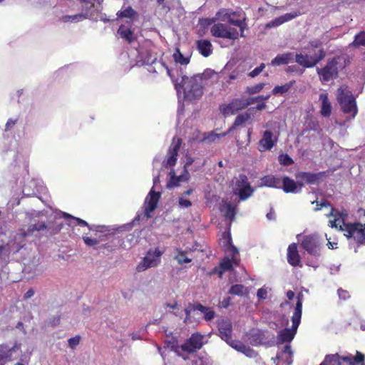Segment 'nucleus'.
Returning a JSON list of instances; mask_svg holds the SVG:
<instances>
[{
  "instance_id": "obj_1",
  "label": "nucleus",
  "mask_w": 365,
  "mask_h": 365,
  "mask_svg": "<svg viewBox=\"0 0 365 365\" xmlns=\"http://www.w3.org/2000/svg\"><path fill=\"white\" fill-rule=\"evenodd\" d=\"M218 80L219 74L210 68L205 70L202 74L191 77L181 75L177 78L174 76L172 79L178 96L182 95L183 98L187 101L200 98L203 94L204 88L214 85Z\"/></svg>"
},
{
  "instance_id": "obj_2",
  "label": "nucleus",
  "mask_w": 365,
  "mask_h": 365,
  "mask_svg": "<svg viewBox=\"0 0 365 365\" xmlns=\"http://www.w3.org/2000/svg\"><path fill=\"white\" fill-rule=\"evenodd\" d=\"M63 216L66 219H69L70 221L68 222V225L73 226V225H78L80 227H86L88 228L89 231L91 232V236H96L97 237L98 232H103L105 227L103 226H98L95 225H89L86 221L78 218L73 217L68 213L66 212H58L56 214V217L57 216ZM83 240L85 242V244L87 246L92 247L95 246L100 242V240L97 239V237H88V233H83Z\"/></svg>"
},
{
  "instance_id": "obj_3",
  "label": "nucleus",
  "mask_w": 365,
  "mask_h": 365,
  "mask_svg": "<svg viewBox=\"0 0 365 365\" xmlns=\"http://www.w3.org/2000/svg\"><path fill=\"white\" fill-rule=\"evenodd\" d=\"M302 312V295L299 294L297 297V302L296 303V307L294 309V312L293 316L292 317V326L291 329H284L279 331L277 334V344H284V343H289L294 339L297 328L301 322Z\"/></svg>"
},
{
  "instance_id": "obj_4",
  "label": "nucleus",
  "mask_w": 365,
  "mask_h": 365,
  "mask_svg": "<svg viewBox=\"0 0 365 365\" xmlns=\"http://www.w3.org/2000/svg\"><path fill=\"white\" fill-rule=\"evenodd\" d=\"M139 57L136 60V65L138 66L150 65L149 72H162L165 71L171 79L174 78V70L169 68L162 61H158L148 51H138Z\"/></svg>"
},
{
  "instance_id": "obj_5",
  "label": "nucleus",
  "mask_w": 365,
  "mask_h": 365,
  "mask_svg": "<svg viewBox=\"0 0 365 365\" xmlns=\"http://www.w3.org/2000/svg\"><path fill=\"white\" fill-rule=\"evenodd\" d=\"M337 101L342 111L354 118L358 112L355 98L347 87L341 86L337 91Z\"/></svg>"
},
{
  "instance_id": "obj_6",
  "label": "nucleus",
  "mask_w": 365,
  "mask_h": 365,
  "mask_svg": "<svg viewBox=\"0 0 365 365\" xmlns=\"http://www.w3.org/2000/svg\"><path fill=\"white\" fill-rule=\"evenodd\" d=\"M203 339V335L194 333L180 346H177L175 352L184 360H187L188 359L187 354L194 353L202 348L204 344Z\"/></svg>"
},
{
  "instance_id": "obj_7",
  "label": "nucleus",
  "mask_w": 365,
  "mask_h": 365,
  "mask_svg": "<svg viewBox=\"0 0 365 365\" xmlns=\"http://www.w3.org/2000/svg\"><path fill=\"white\" fill-rule=\"evenodd\" d=\"M365 356L359 351H356L355 357L351 354L341 356L338 354L327 355L320 365H356L363 363Z\"/></svg>"
},
{
  "instance_id": "obj_8",
  "label": "nucleus",
  "mask_w": 365,
  "mask_h": 365,
  "mask_svg": "<svg viewBox=\"0 0 365 365\" xmlns=\"http://www.w3.org/2000/svg\"><path fill=\"white\" fill-rule=\"evenodd\" d=\"M61 227L59 225L54 227L50 222L46 224L43 222H38L37 223L31 225L28 227L27 230L22 231L20 235L23 237L30 235L38 236V235L45 236L53 235L57 233L61 230Z\"/></svg>"
},
{
  "instance_id": "obj_9",
  "label": "nucleus",
  "mask_w": 365,
  "mask_h": 365,
  "mask_svg": "<svg viewBox=\"0 0 365 365\" xmlns=\"http://www.w3.org/2000/svg\"><path fill=\"white\" fill-rule=\"evenodd\" d=\"M340 61L339 57L334 58L329 61L324 68H317L319 79L323 83L332 81L338 76L339 69L341 68V66H339Z\"/></svg>"
},
{
  "instance_id": "obj_10",
  "label": "nucleus",
  "mask_w": 365,
  "mask_h": 365,
  "mask_svg": "<svg viewBox=\"0 0 365 365\" xmlns=\"http://www.w3.org/2000/svg\"><path fill=\"white\" fill-rule=\"evenodd\" d=\"M160 182L159 176L154 177L153 178V187L150 190V192L147 195L144 202V211L143 215L146 218L151 217V213L155 210L159 198L160 197V192H156L154 187L157 186V184Z\"/></svg>"
},
{
  "instance_id": "obj_11",
  "label": "nucleus",
  "mask_w": 365,
  "mask_h": 365,
  "mask_svg": "<svg viewBox=\"0 0 365 365\" xmlns=\"http://www.w3.org/2000/svg\"><path fill=\"white\" fill-rule=\"evenodd\" d=\"M210 32L213 36L217 38L236 40L239 37L237 29L222 23L214 24L210 29Z\"/></svg>"
},
{
  "instance_id": "obj_12",
  "label": "nucleus",
  "mask_w": 365,
  "mask_h": 365,
  "mask_svg": "<svg viewBox=\"0 0 365 365\" xmlns=\"http://www.w3.org/2000/svg\"><path fill=\"white\" fill-rule=\"evenodd\" d=\"M234 192L238 195L240 200H245L251 197L254 189L250 186L247 177L244 174L239 175L236 178Z\"/></svg>"
},
{
  "instance_id": "obj_13",
  "label": "nucleus",
  "mask_w": 365,
  "mask_h": 365,
  "mask_svg": "<svg viewBox=\"0 0 365 365\" xmlns=\"http://www.w3.org/2000/svg\"><path fill=\"white\" fill-rule=\"evenodd\" d=\"M164 250L159 247L155 250H149L144 257L143 262L138 266V271H143L148 268L157 267L161 262V256Z\"/></svg>"
},
{
  "instance_id": "obj_14",
  "label": "nucleus",
  "mask_w": 365,
  "mask_h": 365,
  "mask_svg": "<svg viewBox=\"0 0 365 365\" xmlns=\"http://www.w3.org/2000/svg\"><path fill=\"white\" fill-rule=\"evenodd\" d=\"M325 56L323 49H319L317 53L312 55L297 54L296 62L305 68H312L317 65Z\"/></svg>"
},
{
  "instance_id": "obj_15",
  "label": "nucleus",
  "mask_w": 365,
  "mask_h": 365,
  "mask_svg": "<svg viewBox=\"0 0 365 365\" xmlns=\"http://www.w3.org/2000/svg\"><path fill=\"white\" fill-rule=\"evenodd\" d=\"M321 242L316 235H309L304 237L301 245L309 255L319 256L321 252Z\"/></svg>"
},
{
  "instance_id": "obj_16",
  "label": "nucleus",
  "mask_w": 365,
  "mask_h": 365,
  "mask_svg": "<svg viewBox=\"0 0 365 365\" xmlns=\"http://www.w3.org/2000/svg\"><path fill=\"white\" fill-rule=\"evenodd\" d=\"M250 104L248 100L235 99L229 104L222 105L220 107L221 113L225 117L235 114L238 110H242Z\"/></svg>"
},
{
  "instance_id": "obj_17",
  "label": "nucleus",
  "mask_w": 365,
  "mask_h": 365,
  "mask_svg": "<svg viewBox=\"0 0 365 365\" xmlns=\"http://www.w3.org/2000/svg\"><path fill=\"white\" fill-rule=\"evenodd\" d=\"M181 145V139L173 138V142L168 149L166 159L163 161L165 168L173 167L178 159V151Z\"/></svg>"
},
{
  "instance_id": "obj_18",
  "label": "nucleus",
  "mask_w": 365,
  "mask_h": 365,
  "mask_svg": "<svg viewBox=\"0 0 365 365\" xmlns=\"http://www.w3.org/2000/svg\"><path fill=\"white\" fill-rule=\"evenodd\" d=\"M269 332L257 329H251L247 334V339L252 346L267 344L269 343Z\"/></svg>"
},
{
  "instance_id": "obj_19",
  "label": "nucleus",
  "mask_w": 365,
  "mask_h": 365,
  "mask_svg": "<svg viewBox=\"0 0 365 365\" xmlns=\"http://www.w3.org/2000/svg\"><path fill=\"white\" fill-rule=\"evenodd\" d=\"M306 11L297 3V6L294 8V10L290 12L280 16L272 21H271L268 26H279L282 24L289 21L296 17L304 14Z\"/></svg>"
},
{
  "instance_id": "obj_20",
  "label": "nucleus",
  "mask_w": 365,
  "mask_h": 365,
  "mask_svg": "<svg viewBox=\"0 0 365 365\" xmlns=\"http://www.w3.org/2000/svg\"><path fill=\"white\" fill-rule=\"evenodd\" d=\"M45 190L43 182L39 179H32L23 188V193L27 197H31L43 192Z\"/></svg>"
},
{
  "instance_id": "obj_21",
  "label": "nucleus",
  "mask_w": 365,
  "mask_h": 365,
  "mask_svg": "<svg viewBox=\"0 0 365 365\" xmlns=\"http://www.w3.org/2000/svg\"><path fill=\"white\" fill-rule=\"evenodd\" d=\"M219 335L222 340L227 341L232 338V325L228 319H221L217 322Z\"/></svg>"
},
{
  "instance_id": "obj_22",
  "label": "nucleus",
  "mask_w": 365,
  "mask_h": 365,
  "mask_svg": "<svg viewBox=\"0 0 365 365\" xmlns=\"http://www.w3.org/2000/svg\"><path fill=\"white\" fill-rule=\"evenodd\" d=\"M227 344H229L232 348L237 351L238 352L242 353L245 356L250 358H254L256 356V351L251 349L250 346L245 345L242 342L238 340H234L232 338L227 340Z\"/></svg>"
},
{
  "instance_id": "obj_23",
  "label": "nucleus",
  "mask_w": 365,
  "mask_h": 365,
  "mask_svg": "<svg viewBox=\"0 0 365 365\" xmlns=\"http://www.w3.org/2000/svg\"><path fill=\"white\" fill-rule=\"evenodd\" d=\"M282 187H281L286 193H298L301 192L303 183L299 181L295 182L289 177H284L282 180Z\"/></svg>"
},
{
  "instance_id": "obj_24",
  "label": "nucleus",
  "mask_w": 365,
  "mask_h": 365,
  "mask_svg": "<svg viewBox=\"0 0 365 365\" xmlns=\"http://www.w3.org/2000/svg\"><path fill=\"white\" fill-rule=\"evenodd\" d=\"M169 175L170 180L167 183V187L169 188L179 186L181 182H187L190 178V173L185 168L183 173L178 177L173 170L170 172Z\"/></svg>"
},
{
  "instance_id": "obj_25",
  "label": "nucleus",
  "mask_w": 365,
  "mask_h": 365,
  "mask_svg": "<svg viewBox=\"0 0 365 365\" xmlns=\"http://www.w3.org/2000/svg\"><path fill=\"white\" fill-rule=\"evenodd\" d=\"M275 143L273 133L270 130H265L263 133L262 139L259 142V150L264 152L271 150Z\"/></svg>"
},
{
  "instance_id": "obj_26",
  "label": "nucleus",
  "mask_w": 365,
  "mask_h": 365,
  "mask_svg": "<svg viewBox=\"0 0 365 365\" xmlns=\"http://www.w3.org/2000/svg\"><path fill=\"white\" fill-rule=\"evenodd\" d=\"M322 178V173H313L309 172H299L296 174V178L300 183L316 184Z\"/></svg>"
},
{
  "instance_id": "obj_27",
  "label": "nucleus",
  "mask_w": 365,
  "mask_h": 365,
  "mask_svg": "<svg viewBox=\"0 0 365 365\" xmlns=\"http://www.w3.org/2000/svg\"><path fill=\"white\" fill-rule=\"evenodd\" d=\"M287 261L293 267H302L300 257L295 243L289 245L287 249Z\"/></svg>"
},
{
  "instance_id": "obj_28",
  "label": "nucleus",
  "mask_w": 365,
  "mask_h": 365,
  "mask_svg": "<svg viewBox=\"0 0 365 365\" xmlns=\"http://www.w3.org/2000/svg\"><path fill=\"white\" fill-rule=\"evenodd\" d=\"M16 349H19L16 345L10 347L6 344H0V365H5L7 361L11 360V354Z\"/></svg>"
},
{
  "instance_id": "obj_29",
  "label": "nucleus",
  "mask_w": 365,
  "mask_h": 365,
  "mask_svg": "<svg viewBox=\"0 0 365 365\" xmlns=\"http://www.w3.org/2000/svg\"><path fill=\"white\" fill-rule=\"evenodd\" d=\"M292 351L291 349V346L288 344H286L283 349L279 352L276 356V359H273L274 361L276 359L282 361L286 364V365H290L292 363Z\"/></svg>"
},
{
  "instance_id": "obj_30",
  "label": "nucleus",
  "mask_w": 365,
  "mask_h": 365,
  "mask_svg": "<svg viewBox=\"0 0 365 365\" xmlns=\"http://www.w3.org/2000/svg\"><path fill=\"white\" fill-rule=\"evenodd\" d=\"M196 46L199 53L204 57H208L212 53V45L209 40H198L196 41Z\"/></svg>"
},
{
  "instance_id": "obj_31",
  "label": "nucleus",
  "mask_w": 365,
  "mask_h": 365,
  "mask_svg": "<svg viewBox=\"0 0 365 365\" xmlns=\"http://www.w3.org/2000/svg\"><path fill=\"white\" fill-rule=\"evenodd\" d=\"M281 179L278 177L269 175H265L260 180L261 187H269L273 188H281Z\"/></svg>"
},
{
  "instance_id": "obj_32",
  "label": "nucleus",
  "mask_w": 365,
  "mask_h": 365,
  "mask_svg": "<svg viewBox=\"0 0 365 365\" xmlns=\"http://www.w3.org/2000/svg\"><path fill=\"white\" fill-rule=\"evenodd\" d=\"M94 14L91 11H86V12H82L81 14H75V15H66L63 16L61 19L62 21L64 23L67 22H79L87 18H93Z\"/></svg>"
},
{
  "instance_id": "obj_33",
  "label": "nucleus",
  "mask_w": 365,
  "mask_h": 365,
  "mask_svg": "<svg viewBox=\"0 0 365 365\" xmlns=\"http://www.w3.org/2000/svg\"><path fill=\"white\" fill-rule=\"evenodd\" d=\"M83 12L91 11L94 14L93 18H89L90 19L97 21L98 19V14L101 11V5L100 3L96 0H92L86 4H83Z\"/></svg>"
},
{
  "instance_id": "obj_34",
  "label": "nucleus",
  "mask_w": 365,
  "mask_h": 365,
  "mask_svg": "<svg viewBox=\"0 0 365 365\" xmlns=\"http://www.w3.org/2000/svg\"><path fill=\"white\" fill-rule=\"evenodd\" d=\"M192 192L193 189L190 188L180 195L178 197V206L180 208H188L192 205L191 200L188 197Z\"/></svg>"
},
{
  "instance_id": "obj_35",
  "label": "nucleus",
  "mask_w": 365,
  "mask_h": 365,
  "mask_svg": "<svg viewBox=\"0 0 365 365\" xmlns=\"http://www.w3.org/2000/svg\"><path fill=\"white\" fill-rule=\"evenodd\" d=\"M319 100L322 102L321 114L324 117H329L331 114V106L328 99V94L327 93H322L319 95Z\"/></svg>"
},
{
  "instance_id": "obj_36",
  "label": "nucleus",
  "mask_w": 365,
  "mask_h": 365,
  "mask_svg": "<svg viewBox=\"0 0 365 365\" xmlns=\"http://www.w3.org/2000/svg\"><path fill=\"white\" fill-rule=\"evenodd\" d=\"M293 54L292 53H284L277 55L271 61V64L274 66L288 64L293 61Z\"/></svg>"
},
{
  "instance_id": "obj_37",
  "label": "nucleus",
  "mask_w": 365,
  "mask_h": 365,
  "mask_svg": "<svg viewBox=\"0 0 365 365\" xmlns=\"http://www.w3.org/2000/svg\"><path fill=\"white\" fill-rule=\"evenodd\" d=\"M118 18H127L130 21H133L138 17V14L132 7L127 6L126 8L119 11L117 13Z\"/></svg>"
},
{
  "instance_id": "obj_38",
  "label": "nucleus",
  "mask_w": 365,
  "mask_h": 365,
  "mask_svg": "<svg viewBox=\"0 0 365 365\" xmlns=\"http://www.w3.org/2000/svg\"><path fill=\"white\" fill-rule=\"evenodd\" d=\"M118 34L128 43L132 42L135 39L133 32L130 29L126 27L124 25H121L119 27L118 30Z\"/></svg>"
},
{
  "instance_id": "obj_39",
  "label": "nucleus",
  "mask_w": 365,
  "mask_h": 365,
  "mask_svg": "<svg viewBox=\"0 0 365 365\" xmlns=\"http://www.w3.org/2000/svg\"><path fill=\"white\" fill-rule=\"evenodd\" d=\"M295 81H292L282 86H277L272 90V94L275 96H282L287 93L294 84Z\"/></svg>"
},
{
  "instance_id": "obj_40",
  "label": "nucleus",
  "mask_w": 365,
  "mask_h": 365,
  "mask_svg": "<svg viewBox=\"0 0 365 365\" xmlns=\"http://www.w3.org/2000/svg\"><path fill=\"white\" fill-rule=\"evenodd\" d=\"M236 206L231 203H225L221 208V211L225 212V217L230 222L235 217Z\"/></svg>"
},
{
  "instance_id": "obj_41",
  "label": "nucleus",
  "mask_w": 365,
  "mask_h": 365,
  "mask_svg": "<svg viewBox=\"0 0 365 365\" xmlns=\"http://www.w3.org/2000/svg\"><path fill=\"white\" fill-rule=\"evenodd\" d=\"M173 57L177 64L186 66L190 63V57L188 56H184L179 48L175 49V51L173 54Z\"/></svg>"
},
{
  "instance_id": "obj_42",
  "label": "nucleus",
  "mask_w": 365,
  "mask_h": 365,
  "mask_svg": "<svg viewBox=\"0 0 365 365\" xmlns=\"http://www.w3.org/2000/svg\"><path fill=\"white\" fill-rule=\"evenodd\" d=\"M250 118V115L248 113L239 114L236 117L233 125L228 130L227 133H231L235 128L242 125Z\"/></svg>"
},
{
  "instance_id": "obj_43",
  "label": "nucleus",
  "mask_w": 365,
  "mask_h": 365,
  "mask_svg": "<svg viewBox=\"0 0 365 365\" xmlns=\"http://www.w3.org/2000/svg\"><path fill=\"white\" fill-rule=\"evenodd\" d=\"M187 252L182 251L179 249H176L174 253V259L178 261L180 264H182L184 263H189L192 261V259L187 257Z\"/></svg>"
},
{
  "instance_id": "obj_44",
  "label": "nucleus",
  "mask_w": 365,
  "mask_h": 365,
  "mask_svg": "<svg viewBox=\"0 0 365 365\" xmlns=\"http://www.w3.org/2000/svg\"><path fill=\"white\" fill-rule=\"evenodd\" d=\"M229 293L242 297L247 293V289L242 284H235L230 287Z\"/></svg>"
},
{
  "instance_id": "obj_45",
  "label": "nucleus",
  "mask_w": 365,
  "mask_h": 365,
  "mask_svg": "<svg viewBox=\"0 0 365 365\" xmlns=\"http://www.w3.org/2000/svg\"><path fill=\"white\" fill-rule=\"evenodd\" d=\"M140 232H134L133 234H130L126 237V241L128 242V245L124 244L123 248L130 249L133 245L137 243L138 239L140 237Z\"/></svg>"
},
{
  "instance_id": "obj_46",
  "label": "nucleus",
  "mask_w": 365,
  "mask_h": 365,
  "mask_svg": "<svg viewBox=\"0 0 365 365\" xmlns=\"http://www.w3.org/2000/svg\"><path fill=\"white\" fill-rule=\"evenodd\" d=\"M227 134V132L224 133H220V134H217L214 132L208 133L203 138L202 141H204L205 143H210L215 142L217 139H219L221 137L225 136Z\"/></svg>"
},
{
  "instance_id": "obj_47",
  "label": "nucleus",
  "mask_w": 365,
  "mask_h": 365,
  "mask_svg": "<svg viewBox=\"0 0 365 365\" xmlns=\"http://www.w3.org/2000/svg\"><path fill=\"white\" fill-rule=\"evenodd\" d=\"M24 270L26 272L32 273L34 276L40 275L43 274V272H44V269L43 268V267L39 266V264H34V268L31 267V265L28 264L25 266Z\"/></svg>"
},
{
  "instance_id": "obj_48",
  "label": "nucleus",
  "mask_w": 365,
  "mask_h": 365,
  "mask_svg": "<svg viewBox=\"0 0 365 365\" xmlns=\"http://www.w3.org/2000/svg\"><path fill=\"white\" fill-rule=\"evenodd\" d=\"M207 307H205L202 304H197L196 306H194V307H189L187 308H186L185 309V314H186V318L185 319V322H187L188 317H190V314H191V312L192 311H194V310H197L199 312H200L201 313L204 314L205 313V311L207 310Z\"/></svg>"
},
{
  "instance_id": "obj_49",
  "label": "nucleus",
  "mask_w": 365,
  "mask_h": 365,
  "mask_svg": "<svg viewBox=\"0 0 365 365\" xmlns=\"http://www.w3.org/2000/svg\"><path fill=\"white\" fill-rule=\"evenodd\" d=\"M187 365H211V363L207 357H195L190 364Z\"/></svg>"
},
{
  "instance_id": "obj_50",
  "label": "nucleus",
  "mask_w": 365,
  "mask_h": 365,
  "mask_svg": "<svg viewBox=\"0 0 365 365\" xmlns=\"http://www.w3.org/2000/svg\"><path fill=\"white\" fill-rule=\"evenodd\" d=\"M279 162L283 165H290L294 163L292 158L287 154H281L278 158Z\"/></svg>"
},
{
  "instance_id": "obj_51",
  "label": "nucleus",
  "mask_w": 365,
  "mask_h": 365,
  "mask_svg": "<svg viewBox=\"0 0 365 365\" xmlns=\"http://www.w3.org/2000/svg\"><path fill=\"white\" fill-rule=\"evenodd\" d=\"M264 87V83H258L257 85L247 87V92L250 95H253V94L257 93L259 91H261L263 89Z\"/></svg>"
},
{
  "instance_id": "obj_52",
  "label": "nucleus",
  "mask_w": 365,
  "mask_h": 365,
  "mask_svg": "<svg viewBox=\"0 0 365 365\" xmlns=\"http://www.w3.org/2000/svg\"><path fill=\"white\" fill-rule=\"evenodd\" d=\"M354 45L365 46V32H361L355 36L353 42Z\"/></svg>"
},
{
  "instance_id": "obj_53",
  "label": "nucleus",
  "mask_w": 365,
  "mask_h": 365,
  "mask_svg": "<svg viewBox=\"0 0 365 365\" xmlns=\"http://www.w3.org/2000/svg\"><path fill=\"white\" fill-rule=\"evenodd\" d=\"M265 68V64L262 63L258 67L255 68L251 72L249 73L248 76L251 78L257 76Z\"/></svg>"
},
{
  "instance_id": "obj_54",
  "label": "nucleus",
  "mask_w": 365,
  "mask_h": 365,
  "mask_svg": "<svg viewBox=\"0 0 365 365\" xmlns=\"http://www.w3.org/2000/svg\"><path fill=\"white\" fill-rule=\"evenodd\" d=\"M80 341V336H76L74 337L70 338L68 341L69 347L72 349H74L79 344Z\"/></svg>"
},
{
  "instance_id": "obj_55",
  "label": "nucleus",
  "mask_w": 365,
  "mask_h": 365,
  "mask_svg": "<svg viewBox=\"0 0 365 365\" xmlns=\"http://www.w3.org/2000/svg\"><path fill=\"white\" fill-rule=\"evenodd\" d=\"M17 121H18L17 118H9L5 125V131H9V130H12L14 128V125H16V123H17Z\"/></svg>"
},
{
  "instance_id": "obj_56",
  "label": "nucleus",
  "mask_w": 365,
  "mask_h": 365,
  "mask_svg": "<svg viewBox=\"0 0 365 365\" xmlns=\"http://www.w3.org/2000/svg\"><path fill=\"white\" fill-rule=\"evenodd\" d=\"M269 97H270V95L259 96L255 98H250L248 101L250 102V104H251V103H253L254 102H259V101L264 102L265 101H267L269 98Z\"/></svg>"
},
{
  "instance_id": "obj_57",
  "label": "nucleus",
  "mask_w": 365,
  "mask_h": 365,
  "mask_svg": "<svg viewBox=\"0 0 365 365\" xmlns=\"http://www.w3.org/2000/svg\"><path fill=\"white\" fill-rule=\"evenodd\" d=\"M232 267V265L230 259L224 260L220 263V267L224 272L230 270Z\"/></svg>"
},
{
  "instance_id": "obj_58",
  "label": "nucleus",
  "mask_w": 365,
  "mask_h": 365,
  "mask_svg": "<svg viewBox=\"0 0 365 365\" xmlns=\"http://www.w3.org/2000/svg\"><path fill=\"white\" fill-rule=\"evenodd\" d=\"M215 312L209 307L207 308V310L205 311L204 313L205 319L207 321L212 319L215 317Z\"/></svg>"
},
{
  "instance_id": "obj_59",
  "label": "nucleus",
  "mask_w": 365,
  "mask_h": 365,
  "mask_svg": "<svg viewBox=\"0 0 365 365\" xmlns=\"http://www.w3.org/2000/svg\"><path fill=\"white\" fill-rule=\"evenodd\" d=\"M267 295V289L265 287H262L257 290V296L259 299H266Z\"/></svg>"
},
{
  "instance_id": "obj_60",
  "label": "nucleus",
  "mask_w": 365,
  "mask_h": 365,
  "mask_svg": "<svg viewBox=\"0 0 365 365\" xmlns=\"http://www.w3.org/2000/svg\"><path fill=\"white\" fill-rule=\"evenodd\" d=\"M315 202L317 203V207L314 209L315 211L320 210L324 207H327L330 206L329 203L327 202H322L321 203H319L317 201H313L312 203L314 204Z\"/></svg>"
},
{
  "instance_id": "obj_61",
  "label": "nucleus",
  "mask_w": 365,
  "mask_h": 365,
  "mask_svg": "<svg viewBox=\"0 0 365 365\" xmlns=\"http://www.w3.org/2000/svg\"><path fill=\"white\" fill-rule=\"evenodd\" d=\"M338 295L340 299H344V300H345L349 297V292L342 289H338Z\"/></svg>"
},
{
  "instance_id": "obj_62",
  "label": "nucleus",
  "mask_w": 365,
  "mask_h": 365,
  "mask_svg": "<svg viewBox=\"0 0 365 365\" xmlns=\"http://www.w3.org/2000/svg\"><path fill=\"white\" fill-rule=\"evenodd\" d=\"M225 16H229V14L226 10H220L216 14V18L222 21L225 20L224 18Z\"/></svg>"
},
{
  "instance_id": "obj_63",
  "label": "nucleus",
  "mask_w": 365,
  "mask_h": 365,
  "mask_svg": "<svg viewBox=\"0 0 365 365\" xmlns=\"http://www.w3.org/2000/svg\"><path fill=\"white\" fill-rule=\"evenodd\" d=\"M321 44H322V42L318 39H315V40L311 41L309 42L310 47L314 48H319L321 46Z\"/></svg>"
},
{
  "instance_id": "obj_64",
  "label": "nucleus",
  "mask_w": 365,
  "mask_h": 365,
  "mask_svg": "<svg viewBox=\"0 0 365 365\" xmlns=\"http://www.w3.org/2000/svg\"><path fill=\"white\" fill-rule=\"evenodd\" d=\"M223 239L225 240V244L228 245L231 243V237L230 234L229 232H225L222 234Z\"/></svg>"
}]
</instances>
